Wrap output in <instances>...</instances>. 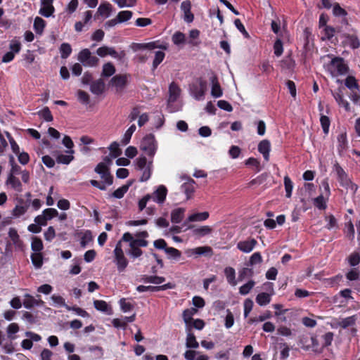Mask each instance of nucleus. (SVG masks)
Here are the masks:
<instances>
[{
  "label": "nucleus",
  "mask_w": 360,
  "mask_h": 360,
  "mask_svg": "<svg viewBox=\"0 0 360 360\" xmlns=\"http://www.w3.org/2000/svg\"><path fill=\"white\" fill-rule=\"evenodd\" d=\"M181 191L186 195V198L189 199L195 190L194 181L191 179L185 182L181 185Z\"/></svg>",
  "instance_id": "c85d7f7f"
},
{
  "label": "nucleus",
  "mask_w": 360,
  "mask_h": 360,
  "mask_svg": "<svg viewBox=\"0 0 360 360\" xmlns=\"http://www.w3.org/2000/svg\"><path fill=\"white\" fill-rule=\"evenodd\" d=\"M271 149V143L269 141L264 139L259 142L258 144V150L262 154L264 160L268 161L269 160V152Z\"/></svg>",
  "instance_id": "6ab92c4d"
},
{
  "label": "nucleus",
  "mask_w": 360,
  "mask_h": 360,
  "mask_svg": "<svg viewBox=\"0 0 360 360\" xmlns=\"http://www.w3.org/2000/svg\"><path fill=\"white\" fill-rule=\"evenodd\" d=\"M127 253L133 258H137L142 255L143 252L139 248L129 246V248L127 250Z\"/></svg>",
  "instance_id": "338daca9"
},
{
  "label": "nucleus",
  "mask_w": 360,
  "mask_h": 360,
  "mask_svg": "<svg viewBox=\"0 0 360 360\" xmlns=\"http://www.w3.org/2000/svg\"><path fill=\"white\" fill-rule=\"evenodd\" d=\"M340 184L342 187L345 188L352 193H355L358 188L357 186L355 184L352 183L348 176L346 179H342V181H341Z\"/></svg>",
  "instance_id": "f704fd0d"
},
{
  "label": "nucleus",
  "mask_w": 360,
  "mask_h": 360,
  "mask_svg": "<svg viewBox=\"0 0 360 360\" xmlns=\"http://www.w3.org/2000/svg\"><path fill=\"white\" fill-rule=\"evenodd\" d=\"M272 295V292H260L256 297V302L261 307L266 306L270 303Z\"/></svg>",
  "instance_id": "5701e85b"
},
{
  "label": "nucleus",
  "mask_w": 360,
  "mask_h": 360,
  "mask_svg": "<svg viewBox=\"0 0 360 360\" xmlns=\"http://www.w3.org/2000/svg\"><path fill=\"white\" fill-rule=\"evenodd\" d=\"M197 310L195 309H188L184 311L183 312V319L184 322L186 324V328L190 327L188 325L192 321L193 316L196 313Z\"/></svg>",
  "instance_id": "c03bdc74"
},
{
  "label": "nucleus",
  "mask_w": 360,
  "mask_h": 360,
  "mask_svg": "<svg viewBox=\"0 0 360 360\" xmlns=\"http://www.w3.org/2000/svg\"><path fill=\"white\" fill-rule=\"evenodd\" d=\"M112 12V5L108 2H103L98 6L94 14V19L108 18Z\"/></svg>",
  "instance_id": "9d476101"
},
{
  "label": "nucleus",
  "mask_w": 360,
  "mask_h": 360,
  "mask_svg": "<svg viewBox=\"0 0 360 360\" xmlns=\"http://www.w3.org/2000/svg\"><path fill=\"white\" fill-rule=\"evenodd\" d=\"M36 298L34 297L30 294L27 293L24 295L22 304L25 307V308L30 309L33 308L34 306H36Z\"/></svg>",
  "instance_id": "e433bc0d"
},
{
  "label": "nucleus",
  "mask_w": 360,
  "mask_h": 360,
  "mask_svg": "<svg viewBox=\"0 0 360 360\" xmlns=\"http://www.w3.org/2000/svg\"><path fill=\"white\" fill-rule=\"evenodd\" d=\"M80 150L84 153H86L89 150L88 145L90 144V137L88 136H82L79 139Z\"/></svg>",
  "instance_id": "0e129e2a"
},
{
  "label": "nucleus",
  "mask_w": 360,
  "mask_h": 360,
  "mask_svg": "<svg viewBox=\"0 0 360 360\" xmlns=\"http://www.w3.org/2000/svg\"><path fill=\"white\" fill-rule=\"evenodd\" d=\"M105 88V84L101 79H98L96 82H91V92L95 94H101Z\"/></svg>",
  "instance_id": "37998d69"
},
{
  "label": "nucleus",
  "mask_w": 360,
  "mask_h": 360,
  "mask_svg": "<svg viewBox=\"0 0 360 360\" xmlns=\"http://www.w3.org/2000/svg\"><path fill=\"white\" fill-rule=\"evenodd\" d=\"M114 262L117 265V270L120 272L123 271L128 265V261L124 256L122 248L121 241H119L114 250Z\"/></svg>",
  "instance_id": "39448f33"
},
{
  "label": "nucleus",
  "mask_w": 360,
  "mask_h": 360,
  "mask_svg": "<svg viewBox=\"0 0 360 360\" xmlns=\"http://www.w3.org/2000/svg\"><path fill=\"white\" fill-rule=\"evenodd\" d=\"M31 248L34 252H39L44 248L42 240L38 237H33L31 243Z\"/></svg>",
  "instance_id": "09e8293b"
},
{
  "label": "nucleus",
  "mask_w": 360,
  "mask_h": 360,
  "mask_svg": "<svg viewBox=\"0 0 360 360\" xmlns=\"http://www.w3.org/2000/svg\"><path fill=\"white\" fill-rule=\"evenodd\" d=\"M95 175L91 179V186L101 191H105L113 184V176L104 163H98L94 168Z\"/></svg>",
  "instance_id": "f257e3e1"
},
{
  "label": "nucleus",
  "mask_w": 360,
  "mask_h": 360,
  "mask_svg": "<svg viewBox=\"0 0 360 360\" xmlns=\"http://www.w3.org/2000/svg\"><path fill=\"white\" fill-rule=\"evenodd\" d=\"M181 94V89L179 86L172 82L169 86V98L167 101V108L170 112H174L180 110L182 108V103L177 102Z\"/></svg>",
  "instance_id": "7ed1b4c3"
},
{
  "label": "nucleus",
  "mask_w": 360,
  "mask_h": 360,
  "mask_svg": "<svg viewBox=\"0 0 360 360\" xmlns=\"http://www.w3.org/2000/svg\"><path fill=\"white\" fill-rule=\"evenodd\" d=\"M74 157L71 155L60 154L56 157V162L59 164L68 165Z\"/></svg>",
  "instance_id": "680f3d73"
},
{
  "label": "nucleus",
  "mask_w": 360,
  "mask_h": 360,
  "mask_svg": "<svg viewBox=\"0 0 360 360\" xmlns=\"http://www.w3.org/2000/svg\"><path fill=\"white\" fill-rule=\"evenodd\" d=\"M77 96L80 103L87 105L89 103V96L86 91L79 89L77 91Z\"/></svg>",
  "instance_id": "864d4df0"
},
{
  "label": "nucleus",
  "mask_w": 360,
  "mask_h": 360,
  "mask_svg": "<svg viewBox=\"0 0 360 360\" xmlns=\"http://www.w3.org/2000/svg\"><path fill=\"white\" fill-rule=\"evenodd\" d=\"M186 209L178 207L171 212V221L174 224H179L184 219Z\"/></svg>",
  "instance_id": "aec40b11"
},
{
  "label": "nucleus",
  "mask_w": 360,
  "mask_h": 360,
  "mask_svg": "<svg viewBox=\"0 0 360 360\" xmlns=\"http://www.w3.org/2000/svg\"><path fill=\"white\" fill-rule=\"evenodd\" d=\"M132 17V12L130 11H122L118 13L116 18L119 23L124 22Z\"/></svg>",
  "instance_id": "8fccbe9b"
},
{
  "label": "nucleus",
  "mask_w": 360,
  "mask_h": 360,
  "mask_svg": "<svg viewBox=\"0 0 360 360\" xmlns=\"http://www.w3.org/2000/svg\"><path fill=\"white\" fill-rule=\"evenodd\" d=\"M94 307L98 311L105 313L107 314H110L112 313L111 307L105 301L94 300Z\"/></svg>",
  "instance_id": "bb28decb"
},
{
  "label": "nucleus",
  "mask_w": 360,
  "mask_h": 360,
  "mask_svg": "<svg viewBox=\"0 0 360 360\" xmlns=\"http://www.w3.org/2000/svg\"><path fill=\"white\" fill-rule=\"evenodd\" d=\"M153 170V161L148 162V165L144 167V169H141L139 171L141 172V176L140 177V181L143 182L148 181L151 176Z\"/></svg>",
  "instance_id": "c756f323"
},
{
  "label": "nucleus",
  "mask_w": 360,
  "mask_h": 360,
  "mask_svg": "<svg viewBox=\"0 0 360 360\" xmlns=\"http://www.w3.org/2000/svg\"><path fill=\"white\" fill-rule=\"evenodd\" d=\"M122 240L129 243V246L137 248L146 247L148 241L143 238H135L130 233H125L122 236Z\"/></svg>",
  "instance_id": "1a4fd4ad"
},
{
  "label": "nucleus",
  "mask_w": 360,
  "mask_h": 360,
  "mask_svg": "<svg viewBox=\"0 0 360 360\" xmlns=\"http://www.w3.org/2000/svg\"><path fill=\"white\" fill-rule=\"evenodd\" d=\"M136 125L132 124L131 125L128 129L125 131L121 143L122 145H127L129 143L131 136L134 134V132L136 131Z\"/></svg>",
  "instance_id": "4c0bfd02"
},
{
  "label": "nucleus",
  "mask_w": 360,
  "mask_h": 360,
  "mask_svg": "<svg viewBox=\"0 0 360 360\" xmlns=\"http://www.w3.org/2000/svg\"><path fill=\"white\" fill-rule=\"evenodd\" d=\"M8 236L15 245L20 247L22 245V241L20 240L18 231L15 229L11 228L9 229Z\"/></svg>",
  "instance_id": "c9c22d12"
},
{
  "label": "nucleus",
  "mask_w": 360,
  "mask_h": 360,
  "mask_svg": "<svg viewBox=\"0 0 360 360\" xmlns=\"http://www.w3.org/2000/svg\"><path fill=\"white\" fill-rule=\"evenodd\" d=\"M284 186L285 190V196L287 198H290L293 189V183L288 176L284 177Z\"/></svg>",
  "instance_id": "3c124183"
},
{
  "label": "nucleus",
  "mask_w": 360,
  "mask_h": 360,
  "mask_svg": "<svg viewBox=\"0 0 360 360\" xmlns=\"http://www.w3.org/2000/svg\"><path fill=\"white\" fill-rule=\"evenodd\" d=\"M46 26V22L40 17H36L34 21V29L37 34H41Z\"/></svg>",
  "instance_id": "2f4dec72"
},
{
  "label": "nucleus",
  "mask_w": 360,
  "mask_h": 360,
  "mask_svg": "<svg viewBox=\"0 0 360 360\" xmlns=\"http://www.w3.org/2000/svg\"><path fill=\"white\" fill-rule=\"evenodd\" d=\"M234 324V317L232 312L229 310H226V315L224 318V326L226 328H231Z\"/></svg>",
  "instance_id": "6e6d98bb"
},
{
  "label": "nucleus",
  "mask_w": 360,
  "mask_h": 360,
  "mask_svg": "<svg viewBox=\"0 0 360 360\" xmlns=\"http://www.w3.org/2000/svg\"><path fill=\"white\" fill-rule=\"evenodd\" d=\"M158 144L153 134H147L141 141L140 148L150 158L154 157L158 150Z\"/></svg>",
  "instance_id": "20e7f679"
},
{
  "label": "nucleus",
  "mask_w": 360,
  "mask_h": 360,
  "mask_svg": "<svg viewBox=\"0 0 360 360\" xmlns=\"http://www.w3.org/2000/svg\"><path fill=\"white\" fill-rule=\"evenodd\" d=\"M185 253L188 257L197 258L201 255L212 256L213 251L210 246H200L195 248L188 249L185 251Z\"/></svg>",
  "instance_id": "0eeeda50"
},
{
  "label": "nucleus",
  "mask_w": 360,
  "mask_h": 360,
  "mask_svg": "<svg viewBox=\"0 0 360 360\" xmlns=\"http://www.w3.org/2000/svg\"><path fill=\"white\" fill-rule=\"evenodd\" d=\"M210 214L208 212H195L190 214L186 220L184 221V225L186 226L191 222L203 221L208 219Z\"/></svg>",
  "instance_id": "2eb2a0df"
},
{
  "label": "nucleus",
  "mask_w": 360,
  "mask_h": 360,
  "mask_svg": "<svg viewBox=\"0 0 360 360\" xmlns=\"http://www.w3.org/2000/svg\"><path fill=\"white\" fill-rule=\"evenodd\" d=\"M333 96L340 107L343 108L347 112L351 111L349 103L344 98L342 92L340 89H338V91L333 92Z\"/></svg>",
  "instance_id": "f3484780"
},
{
  "label": "nucleus",
  "mask_w": 360,
  "mask_h": 360,
  "mask_svg": "<svg viewBox=\"0 0 360 360\" xmlns=\"http://www.w3.org/2000/svg\"><path fill=\"white\" fill-rule=\"evenodd\" d=\"M224 274L226 278L227 282L235 286L237 284L236 281V271L233 267L228 266L224 269Z\"/></svg>",
  "instance_id": "cd10ccee"
},
{
  "label": "nucleus",
  "mask_w": 360,
  "mask_h": 360,
  "mask_svg": "<svg viewBox=\"0 0 360 360\" xmlns=\"http://www.w3.org/2000/svg\"><path fill=\"white\" fill-rule=\"evenodd\" d=\"M127 80V75H115L111 79L110 83L119 90L122 89L125 86Z\"/></svg>",
  "instance_id": "b1692460"
},
{
  "label": "nucleus",
  "mask_w": 360,
  "mask_h": 360,
  "mask_svg": "<svg viewBox=\"0 0 360 360\" xmlns=\"http://www.w3.org/2000/svg\"><path fill=\"white\" fill-rule=\"evenodd\" d=\"M165 252L167 254L169 259L178 260L181 256V252L172 247H167Z\"/></svg>",
  "instance_id": "a19ab883"
},
{
  "label": "nucleus",
  "mask_w": 360,
  "mask_h": 360,
  "mask_svg": "<svg viewBox=\"0 0 360 360\" xmlns=\"http://www.w3.org/2000/svg\"><path fill=\"white\" fill-rule=\"evenodd\" d=\"M346 43L352 49H357L360 46V41L355 35H347L346 37Z\"/></svg>",
  "instance_id": "5fc2aeb1"
},
{
  "label": "nucleus",
  "mask_w": 360,
  "mask_h": 360,
  "mask_svg": "<svg viewBox=\"0 0 360 360\" xmlns=\"http://www.w3.org/2000/svg\"><path fill=\"white\" fill-rule=\"evenodd\" d=\"M337 148L340 155H342L347 148V140L345 133H341L338 135Z\"/></svg>",
  "instance_id": "a878e982"
},
{
  "label": "nucleus",
  "mask_w": 360,
  "mask_h": 360,
  "mask_svg": "<svg viewBox=\"0 0 360 360\" xmlns=\"http://www.w3.org/2000/svg\"><path fill=\"white\" fill-rule=\"evenodd\" d=\"M345 84L351 91L359 89V86L357 84L356 80L353 77H347V79H345Z\"/></svg>",
  "instance_id": "bf43d9fd"
},
{
  "label": "nucleus",
  "mask_w": 360,
  "mask_h": 360,
  "mask_svg": "<svg viewBox=\"0 0 360 360\" xmlns=\"http://www.w3.org/2000/svg\"><path fill=\"white\" fill-rule=\"evenodd\" d=\"M271 317V312L269 311H266L264 313H263L262 314H261L258 316L250 319L248 321V323H257V322H262V321H264L270 319Z\"/></svg>",
  "instance_id": "de8ad7c7"
},
{
  "label": "nucleus",
  "mask_w": 360,
  "mask_h": 360,
  "mask_svg": "<svg viewBox=\"0 0 360 360\" xmlns=\"http://www.w3.org/2000/svg\"><path fill=\"white\" fill-rule=\"evenodd\" d=\"M32 263L36 269H40L43 265V255L41 252L32 253L30 256Z\"/></svg>",
  "instance_id": "72a5a7b5"
},
{
  "label": "nucleus",
  "mask_w": 360,
  "mask_h": 360,
  "mask_svg": "<svg viewBox=\"0 0 360 360\" xmlns=\"http://www.w3.org/2000/svg\"><path fill=\"white\" fill-rule=\"evenodd\" d=\"M131 186V184L123 185L121 187L116 189L112 194L111 196L120 199L124 197V194L128 191L129 186Z\"/></svg>",
  "instance_id": "79ce46f5"
},
{
  "label": "nucleus",
  "mask_w": 360,
  "mask_h": 360,
  "mask_svg": "<svg viewBox=\"0 0 360 360\" xmlns=\"http://www.w3.org/2000/svg\"><path fill=\"white\" fill-rule=\"evenodd\" d=\"M119 303L122 311L124 313L131 311L134 308V303L127 300L125 298H122Z\"/></svg>",
  "instance_id": "49530a36"
},
{
  "label": "nucleus",
  "mask_w": 360,
  "mask_h": 360,
  "mask_svg": "<svg viewBox=\"0 0 360 360\" xmlns=\"http://www.w3.org/2000/svg\"><path fill=\"white\" fill-rule=\"evenodd\" d=\"M39 115L46 122H51L53 120L51 112L48 107H44L40 112H39Z\"/></svg>",
  "instance_id": "13d9d810"
},
{
  "label": "nucleus",
  "mask_w": 360,
  "mask_h": 360,
  "mask_svg": "<svg viewBox=\"0 0 360 360\" xmlns=\"http://www.w3.org/2000/svg\"><path fill=\"white\" fill-rule=\"evenodd\" d=\"M255 285V282L254 281H249L248 283H245L239 288V292L240 295H248L250 290L253 288Z\"/></svg>",
  "instance_id": "603ef678"
},
{
  "label": "nucleus",
  "mask_w": 360,
  "mask_h": 360,
  "mask_svg": "<svg viewBox=\"0 0 360 360\" xmlns=\"http://www.w3.org/2000/svg\"><path fill=\"white\" fill-rule=\"evenodd\" d=\"M257 244V241L255 238H249L239 241L237 243V248L243 252L250 253L254 250Z\"/></svg>",
  "instance_id": "9b49d317"
},
{
  "label": "nucleus",
  "mask_w": 360,
  "mask_h": 360,
  "mask_svg": "<svg viewBox=\"0 0 360 360\" xmlns=\"http://www.w3.org/2000/svg\"><path fill=\"white\" fill-rule=\"evenodd\" d=\"M253 275V270L248 267L243 268L238 274V279L242 281L245 278L252 277Z\"/></svg>",
  "instance_id": "e2e57ef3"
},
{
  "label": "nucleus",
  "mask_w": 360,
  "mask_h": 360,
  "mask_svg": "<svg viewBox=\"0 0 360 360\" xmlns=\"http://www.w3.org/2000/svg\"><path fill=\"white\" fill-rule=\"evenodd\" d=\"M210 81L211 83V95L214 98H219L223 95L222 89L220 86V84L218 82V79L216 75L212 74L210 77Z\"/></svg>",
  "instance_id": "ddd939ff"
},
{
  "label": "nucleus",
  "mask_w": 360,
  "mask_h": 360,
  "mask_svg": "<svg viewBox=\"0 0 360 360\" xmlns=\"http://www.w3.org/2000/svg\"><path fill=\"white\" fill-rule=\"evenodd\" d=\"M77 60L85 65H90V49H84L82 50L77 57Z\"/></svg>",
  "instance_id": "7c9ffc66"
},
{
  "label": "nucleus",
  "mask_w": 360,
  "mask_h": 360,
  "mask_svg": "<svg viewBox=\"0 0 360 360\" xmlns=\"http://www.w3.org/2000/svg\"><path fill=\"white\" fill-rule=\"evenodd\" d=\"M42 214L48 221L57 217L58 215V212L54 208H47L43 211Z\"/></svg>",
  "instance_id": "774afa93"
},
{
  "label": "nucleus",
  "mask_w": 360,
  "mask_h": 360,
  "mask_svg": "<svg viewBox=\"0 0 360 360\" xmlns=\"http://www.w3.org/2000/svg\"><path fill=\"white\" fill-rule=\"evenodd\" d=\"M191 3L189 0H186L181 4V10L184 13V20L188 23L193 21L194 15L191 11Z\"/></svg>",
  "instance_id": "4468645a"
},
{
  "label": "nucleus",
  "mask_w": 360,
  "mask_h": 360,
  "mask_svg": "<svg viewBox=\"0 0 360 360\" xmlns=\"http://www.w3.org/2000/svg\"><path fill=\"white\" fill-rule=\"evenodd\" d=\"M356 320L357 317L356 315H353L346 318H340L335 319L333 321L331 326L333 328H338L340 327L343 329H346L350 326H353L354 325H355Z\"/></svg>",
  "instance_id": "6e6552de"
},
{
  "label": "nucleus",
  "mask_w": 360,
  "mask_h": 360,
  "mask_svg": "<svg viewBox=\"0 0 360 360\" xmlns=\"http://www.w3.org/2000/svg\"><path fill=\"white\" fill-rule=\"evenodd\" d=\"M328 197L323 195H319L317 198L314 199V205L319 210H325L326 208V201Z\"/></svg>",
  "instance_id": "ea45409f"
},
{
  "label": "nucleus",
  "mask_w": 360,
  "mask_h": 360,
  "mask_svg": "<svg viewBox=\"0 0 360 360\" xmlns=\"http://www.w3.org/2000/svg\"><path fill=\"white\" fill-rule=\"evenodd\" d=\"M60 57L63 59L68 58L72 53V47L68 43H63L60 48Z\"/></svg>",
  "instance_id": "58836bf2"
},
{
  "label": "nucleus",
  "mask_w": 360,
  "mask_h": 360,
  "mask_svg": "<svg viewBox=\"0 0 360 360\" xmlns=\"http://www.w3.org/2000/svg\"><path fill=\"white\" fill-rule=\"evenodd\" d=\"M167 194V190L163 185H160L158 188L150 195L151 199L158 203L162 204L166 198Z\"/></svg>",
  "instance_id": "f8f14e48"
},
{
  "label": "nucleus",
  "mask_w": 360,
  "mask_h": 360,
  "mask_svg": "<svg viewBox=\"0 0 360 360\" xmlns=\"http://www.w3.org/2000/svg\"><path fill=\"white\" fill-rule=\"evenodd\" d=\"M7 184H10L11 187L18 192L22 191V186L18 178L15 177L13 174H10L6 181Z\"/></svg>",
  "instance_id": "393cba45"
},
{
  "label": "nucleus",
  "mask_w": 360,
  "mask_h": 360,
  "mask_svg": "<svg viewBox=\"0 0 360 360\" xmlns=\"http://www.w3.org/2000/svg\"><path fill=\"white\" fill-rule=\"evenodd\" d=\"M186 36L181 32H175L172 36V41L176 45H180L185 42Z\"/></svg>",
  "instance_id": "4d7b16f0"
},
{
  "label": "nucleus",
  "mask_w": 360,
  "mask_h": 360,
  "mask_svg": "<svg viewBox=\"0 0 360 360\" xmlns=\"http://www.w3.org/2000/svg\"><path fill=\"white\" fill-rule=\"evenodd\" d=\"M53 1V0H41L42 8L40 9V14L46 18L50 17L55 11Z\"/></svg>",
  "instance_id": "dca6fc26"
},
{
  "label": "nucleus",
  "mask_w": 360,
  "mask_h": 360,
  "mask_svg": "<svg viewBox=\"0 0 360 360\" xmlns=\"http://www.w3.org/2000/svg\"><path fill=\"white\" fill-rule=\"evenodd\" d=\"M115 72V66L112 63H106L103 66L102 75L105 77H110Z\"/></svg>",
  "instance_id": "a18cd8bd"
},
{
  "label": "nucleus",
  "mask_w": 360,
  "mask_h": 360,
  "mask_svg": "<svg viewBox=\"0 0 360 360\" xmlns=\"http://www.w3.org/2000/svg\"><path fill=\"white\" fill-rule=\"evenodd\" d=\"M110 56L116 59L120 63H124L126 59V53L124 51H117L114 47H110Z\"/></svg>",
  "instance_id": "473e14b6"
},
{
  "label": "nucleus",
  "mask_w": 360,
  "mask_h": 360,
  "mask_svg": "<svg viewBox=\"0 0 360 360\" xmlns=\"http://www.w3.org/2000/svg\"><path fill=\"white\" fill-rule=\"evenodd\" d=\"M186 347L189 349H197L199 343L196 340L195 335L191 332V327L186 328Z\"/></svg>",
  "instance_id": "a211bd4d"
},
{
  "label": "nucleus",
  "mask_w": 360,
  "mask_h": 360,
  "mask_svg": "<svg viewBox=\"0 0 360 360\" xmlns=\"http://www.w3.org/2000/svg\"><path fill=\"white\" fill-rule=\"evenodd\" d=\"M346 278L349 281H356L360 283V273L356 269H351L347 274Z\"/></svg>",
  "instance_id": "69168bd1"
},
{
  "label": "nucleus",
  "mask_w": 360,
  "mask_h": 360,
  "mask_svg": "<svg viewBox=\"0 0 360 360\" xmlns=\"http://www.w3.org/2000/svg\"><path fill=\"white\" fill-rule=\"evenodd\" d=\"M321 195H323L326 197H329L330 195V189L328 179H324L321 181L320 186Z\"/></svg>",
  "instance_id": "052dcab7"
},
{
  "label": "nucleus",
  "mask_w": 360,
  "mask_h": 360,
  "mask_svg": "<svg viewBox=\"0 0 360 360\" xmlns=\"http://www.w3.org/2000/svg\"><path fill=\"white\" fill-rule=\"evenodd\" d=\"M213 229L210 226H201L194 228L192 231L193 236L197 238H202L212 233Z\"/></svg>",
  "instance_id": "412c9836"
},
{
  "label": "nucleus",
  "mask_w": 360,
  "mask_h": 360,
  "mask_svg": "<svg viewBox=\"0 0 360 360\" xmlns=\"http://www.w3.org/2000/svg\"><path fill=\"white\" fill-rule=\"evenodd\" d=\"M325 70L333 77L344 75L347 72L348 67L342 58H333L328 64L324 65Z\"/></svg>",
  "instance_id": "f03ea898"
},
{
  "label": "nucleus",
  "mask_w": 360,
  "mask_h": 360,
  "mask_svg": "<svg viewBox=\"0 0 360 360\" xmlns=\"http://www.w3.org/2000/svg\"><path fill=\"white\" fill-rule=\"evenodd\" d=\"M206 90V82L201 79L199 81L198 84H192L190 87L191 95L198 101L204 99Z\"/></svg>",
  "instance_id": "423d86ee"
},
{
  "label": "nucleus",
  "mask_w": 360,
  "mask_h": 360,
  "mask_svg": "<svg viewBox=\"0 0 360 360\" xmlns=\"http://www.w3.org/2000/svg\"><path fill=\"white\" fill-rule=\"evenodd\" d=\"M19 202L24 203L25 205H17L13 210V216L16 217H19L22 215H23L28 210L30 207V203L28 202V200L26 202H24L23 200L20 199L19 200Z\"/></svg>",
  "instance_id": "4be33fe9"
}]
</instances>
